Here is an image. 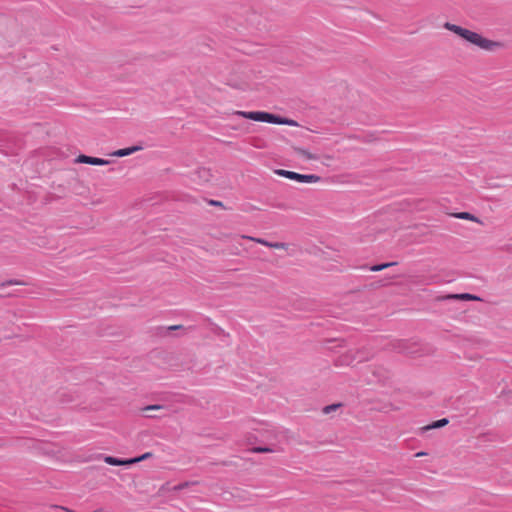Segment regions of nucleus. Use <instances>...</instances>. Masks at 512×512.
Returning a JSON list of instances; mask_svg holds the SVG:
<instances>
[{
    "label": "nucleus",
    "mask_w": 512,
    "mask_h": 512,
    "mask_svg": "<svg viewBox=\"0 0 512 512\" xmlns=\"http://www.w3.org/2000/svg\"><path fill=\"white\" fill-rule=\"evenodd\" d=\"M444 27L482 50L492 51L495 48L500 47V43L489 40L477 32H473L456 24L446 22Z\"/></svg>",
    "instance_id": "1"
},
{
    "label": "nucleus",
    "mask_w": 512,
    "mask_h": 512,
    "mask_svg": "<svg viewBox=\"0 0 512 512\" xmlns=\"http://www.w3.org/2000/svg\"><path fill=\"white\" fill-rule=\"evenodd\" d=\"M233 114L256 122L287 125L291 127L298 126V123L293 119L280 117L265 111H235Z\"/></svg>",
    "instance_id": "2"
},
{
    "label": "nucleus",
    "mask_w": 512,
    "mask_h": 512,
    "mask_svg": "<svg viewBox=\"0 0 512 512\" xmlns=\"http://www.w3.org/2000/svg\"><path fill=\"white\" fill-rule=\"evenodd\" d=\"M276 174L300 183H317L321 179L320 176L315 174H300L282 169L276 170Z\"/></svg>",
    "instance_id": "3"
},
{
    "label": "nucleus",
    "mask_w": 512,
    "mask_h": 512,
    "mask_svg": "<svg viewBox=\"0 0 512 512\" xmlns=\"http://www.w3.org/2000/svg\"><path fill=\"white\" fill-rule=\"evenodd\" d=\"M75 162L81 163V164L95 165V166H104V165H108L110 163L108 160L98 158V157L87 156V155H83V154L79 155L75 159Z\"/></svg>",
    "instance_id": "4"
},
{
    "label": "nucleus",
    "mask_w": 512,
    "mask_h": 512,
    "mask_svg": "<svg viewBox=\"0 0 512 512\" xmlns=\"http://www.w3.org/2000/svg\"><path fill=\"white\" fill-rule=\"evenodd\" d=\"M142 148H143L142 146H138V145L131 146V147L115 150V151L111 152L109 155L112 157H125V156H129L135 152L142 150Z\"/></svg>",
    "instance_id": "5"
},
{
    "label": "nucleus",
    "mask_w": 512,
    "mask_h": 512,
    "mask_svg": "<svg viewBox=\"0 0 512 512\" xmlns=\"http://www.w3.org/2000/svg\"><path fill=\"white\" fill-rule=\"evenodd\" d=\"M105 463L112 465V466H127L132 464L131 459H118L112 456H106L104 458Z\"/></svg>",
    "instance_id": "6"
},
{
    "label": "nucleus",
    "mask_w": 512,
    "mask_h": 512,
    "mask_svg": "<svg viewBox=\"0 0 512 512\" xmlns=\"http://www.w3.org/2000/svg\"><path fill=\"white\" fill-rule=\"evenodd\" d=\"M447 299H460V300H480L478 296L462 293V294H451L447 296Z\"/></svg>",
    "instance_id": "7"
},
{
    "label": "nucleus",
    "mask_w": 512,
    "mask_h": 512,
    "mask_svg": "<svg viewBox=\"0 0 512 512\" xmlns=\"http://www.w3.org/2000/svg\"><path fill=\"white\" fill-rule=\"evenodd\" d=\"M448 419L447 418H442V419H439L437 421H434L433 423L427 425L426 427H424L425 430H430V429H437V428H441V427H444L445 425L448 424Z\"/></svg>",
    "instance_id": "8"
},
{
    "label": "nucleus",
    "mask_w": 512,
    "mask_h": 512,
    "mask_svg": "<svg viewBox=\"0 0 512 512\" xmlns=\"http://www.w3.org/2000/svg\"><path fill=\"white\" fill-rule=\"evenodd\" d=\"M454 216L458 219L470 220V221L477 222V223L480 222L476 216H474L473 214H471L469 212H459V213L454 214Z\"/></svg>",
    "instance_id": "9"
},
{
    "label": "nucleus",
    "mask_w": 512,
    "mask_h": 512,
    "mask_svg": "<svg viewBox=\"0 0 512 512\" xmlns=\"http://www.w3.org/2000/svg\"><path fill=\"white\" fill-rule=\"evenodd\" d=\"M394 265V263H385V264H379V265H374L370 268L371 271L373 272H377V271H381L389 266H392Z\"/></svg>",
    "instance_id": "10"
},
{
    "label": "nucleus",
    "mask_w": 512,
    "mask_h": 512,
    "mask_svg": "<svg viewBox=\"0 0 512 512\" xmlns=\"http://www.w3.org/2000/svg\"><path fill=\"white\" fill-rule=\"evenodd\" d=\"M151 455H152V454H151L150 452H147V453H144L143 455H141V456H139V457L131 458L132 464H134V463H138V462H140V461H142V460H145V459H147V458L151 457Z\"/></svg>",
    "instance_id": "11"
},
{
    "label": "nucleus",
    "mask_w": 512,
    "mask_h": 512,
    "mask_svg": "<svg viewBox=\"0 0 512 512\" xmlns=\"http://www.w3.org/2000/svg\"><path fill=\"white\" fill-rule=\"evenodd\" d=\"M162 409H164V406H162V405H148V406L143 407L141 410H142V412H147L150 410H162Z\"/></svg>",
    "instance_id": "12"
},
{
    "label": "nucleus",
    "mask_w": 512,
    "mask_h": 512,
    "mask_svg": "<svg viewBox=\"0 0 512 512\" xmlns=\"http://www.w3.org/2000/svg\"><path fill=\"white\" fill-rule=\"evenodd\" d=\"M339 407V404H332L324 407L323 412L325 414H329L330 412L336 410Z\"/></svg>",
    "instance_id": "13"
},
{
    "label": "nucleus",
    "mask_w": 512,
    "mask_h": 512,
    "mask_svg": "<svg viewBox=\"0 0 512 512\" xmlns=\"http://www.w3.org/2000/svg\"><path fill=\"white\" fill-rule=\"evenodd\" d=\"M243 237H244V238H247V239H250V240H252V241H255V242H257V243H260V244H262V245H265V246H267V244H271L270 242H267V241H265V240H263V239H258V238H254V237H248V236H243Z\"/></svg>",
    "instance_id": "14"
},
{
    "label": "nucleus",
    "mask_w": 512,
    "mask_h": 512,
    "mask_svg": "<svg viewBox=\"0 0 512 512\" xmlns=\"http://www.w3.org/2000/svg\"><path fill=\"white\" fill-rule=\"evenodd\" d=\"M300 154L302 157L306 158V159H316L315 156L311 155L309 152H307L306 150H301L300 151Z\"/></svg>",
    "instance_id": "15"
},
{
    "label": "nucleus",
    "mask_w": 512,
    "mask_h": 512,
    "mask_svg": "<svg viewBox=\"0 0 512 512\" xmlns=\"http://www.w3.org/2000/svg\"><path fill=\"white\" fill-rule=\"evenodd\" d=\"M267 247L281 249V248H284V244L276 242V243L267 244Z\"/></svg>",
    "instance_id": "16"
},
{
    "label": "nucleus",
    "mask_w": 512,
    "mask_h": 512,
    "mask_svg": "<svg viewBox=\"0 0 512 512\" xmlns=\"http://www.w3.org/2000/svg\"><path fill=\"white\" fill-rule=\"evenodd\" d=\"M257 451H259V452H269L271 450L268 449V448H258Z\"/></svg>",
    "instance_id": "17"
},
{
    "label": "nucleus",
    "mask_w": 512,
    "mask_h": 512,
    "mask_svg": "<svg viewBox=\"0 0 512 512\" xmlns=\"http://www.w3.org/2000/svg\"><path fill=\"white\" fill-rule=\"evenodd\" d=\"M423 455H425L424 452H419V453L416 454L417 457H420V456H423Z\"/></svg>",
    "instance_id": "18"
},
{
    "label": "nucleus",
    "mask_w": 512,
    "mask_h": 512,
    "mask_svg": "<svg viewBox=\"0 0 512 512\" xmlns=\"http://www.w3.org/2000/svg\"><path fill=\"white\" fill-rule=\"evenodd\" d=\"M178 328L177 326H171L170 329H176Z\"/></svg>",
    "instance_id": "19"
}]
</instances>
